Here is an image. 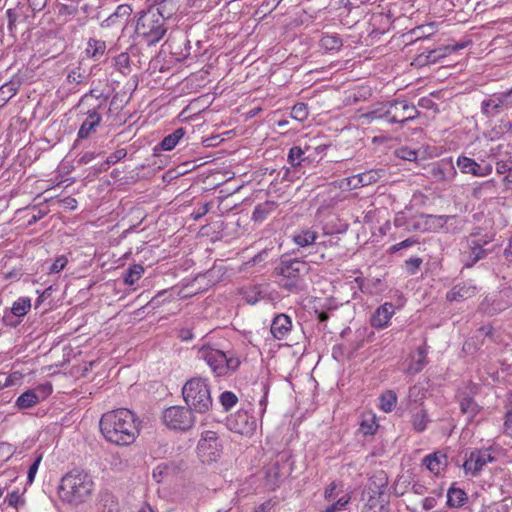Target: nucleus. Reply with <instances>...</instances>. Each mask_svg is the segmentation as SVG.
<instances>
[{
  "instance_id": "f3484780",
  "label": "nucleus",
  "mask_w": 512,
  "mask_h": 512,
  "mask_svg": "<svg viewBox=\"0 0 512 512\" xmlns=\"http://www.w3.org/2000/svg\"><path fill=\"white\" fill-rule=\"evenodd\" d=\"M478 289L471 282L455 285L446 295L448 301H464L476 295Z\"/></svg>"
},
{
  "instance_id": "f03ea898",
  "label": "nucleus",
  "mask_w": 512,
  "mask_h": 512,
  "mask_svg": "<svg viewBox=\"0 0 512 512\" xmlns=\"http://www.w3.org/2000/svg\"><path fill=\"white\" fill-rule=\"evenodd\" d=\"M94 490V482L90 474L83 470L73 469L61 480L59 492L61 498L69 503L85 502Z\"/></svg>"
},
{
  "instance_id": "69168bd1",
  "label": "nucleus",
  "mask_w": 512,
  "mask_h": 512,
  "mask_svg": "<svg viewBox=\"0 0 512 512\" xmlns=\"http://www.w3.org/2000/svg\"><path fill=\"white\" fill-rule=\"evenodd\" d=\"M512 165V162H506V161H497L496 162V171L498 174H508L510 167Z\"/></svg>"
},
{
  "instance_id": "cd10ccee",
  "label": "nucleus",
  "mask_w": 512,
  "mask_h": 512,
  "mask_svg": "<svg viewBox=\"0 0 512 512\" xmlns=\"http://www.w3.org/2000/svg\"><path fill=\"white\" fill-rule=\"evenodd\" d=\"M389 106V101L379 103L373 110L363 114L362 117L370 121L382 119L390 123Z\"/></svg>"
},
{
  "instance_id": "58836bf2",
  "label": "nucleus",
  "mask_w": 512,
  "mask_h": 512,
  "mask_svg": "<svg viewBox=\"0 0 512 512\" xmlns=\"http://www.w3.org/2000/svg\"><path fill=\"white\" fill-rule=\"evenodd\" d=\"M385 172L383 169H371L360 173V179L363 183V186H368L378 182L383 176Z\"/></svg>"
},
{
  "instance_id": "0e129e2a",
  "label": "nucleus",
  "mask_w": 512,
  "mask_h": 512,
  "mask_svg": "<svg viewBox=\"0 0 512 512\" xmlns=\"http://www.w3.org/2000/svg\"><path fill=\"white\" fill-rule=\"evenodd\" d=\"M503 428H504V433L512 438V413L511 412L506 411L505 416H504Z\"/></svg>"
},
{
  "instance_id": "37998d69",
  "label": "nucleus",
  "mask_w": 512,
  "mask_h": 512,
  "mask_svg": "<svg viewBox=\"0 0 512 512\" xmlns=\"http://www.w3.org/2000/svg\"><path fill=\"white\" fill-rule=\"evenodd\" d=\"M127 155V152L125 149H118L114 153H112L110 156L107 157V159L100 164V167L98 171H106L110 165L117 163L121 159H123Z\"/></svg>"
},
{
  "instance_id": "4c0bfd02",
  "label": "nucleus",
  "mask_w": 512,
  "mask_h": 512,
  "mask_svg": "<svg viewBox=\"0 0 512 512\" xmlns=\"http://www.w3.org/2000/svg\"><path fill=\"white\" fill-rule=\"evenodd\" d=\"M31 308V300L28 297H20L12 305L11 312L14 316H25Z\"/></svg>"
},
{
  "instance_id": "f704fd0d",
  "label": "nucleus",
  "mask_w": 512,
  "mask_h": 512,
  "mask_svg": "<svg viewBox=\"0 0 512 512\" xmlns=\"http://www.w3.org/2000/svg\"><path fill=\"white\" fill-rule=\"evenodd\" d=\"M143 273L144 267L140 264H134L126 270L123 281L127 285H134L142 277Z\"/></svg>"
},
{
  "instance_id": "393cba45",
  "label": "nucleus",
  "mask_w": 512,
  "mask_h": 512,
  "mask_svg": "<svg viewBox=\"0 0 512 512\" xmlns=\"http://www.w3.org/2000/svg\"><path fill=\"white\" fill-rule=\"evenodd\" d=\"M185 134L186 131L184 128H177L171 134L163 138L159 145L155 147V151H157L158 149L162 151H171L172 149L175 148V146L179 143V141L183 138Z\"/></svg>"
},
{
  "instance_id": "603ef678",
  "label": "nucleus",
  "mask_w": 512,
  "mask_h": 512,
  "mask_svg": "<svg viewBox=\"0 0 512 512\" xmlns=\"http://www.w3.org/2000/svg\"><path fill=\"white\" fill-rule=\"evenodd\" d=\"M351 497L348 494L340 497L335 503L328 506V512H335L338 510H344L348 503L350 502Z\"/></svg>"
},
{
  "instance_id": "c85d7f7f",
  "label": "nucleus",
  "mask_w": 512,
  "mask_h": 512,
  "mask_svg": "<svg viewBox=\"0 0 512 512\" xmlns=\"http://www.w3.org/2000/svg\"><path fill=\"white\" fill-rule=\"evenodd\" d=\"M459 404L461 412L466 414L469 419H473L482 409L473 397L468 395L461 396Z\"/></svg>"
},
{
  "instance_id": "f257e3e1",
  "label": "nucleus",
  "mask_w": 512,
  "mask_h": 512,
  "mask_svg": "<svg viewBox=\"0 0 512 512\" xmlns=\"http://www.w3.org/2000/svg\"><path fill=\"white\" fill-rule=\"evenodd\" d=\"M99 426L104 438L119 446L132 444L139 433L134 413L124 408L104 413Z\"/></svg>"
},
{
  "instance_id": "ea45409f",
  "label": "nucleus",
  "mask_w": 512,
  "mask_h": 512,
  "mask_svg": "<svg viewBox=\"0 0 512 512\" xmlns=\"http://www.w3.org/2000/svg\"><path fill=\"white\" fill-rule=\"evenodd\" d=\"M429 422L427 413L421 409L416 412L412 417V426L415 431L422 432L426 429L427 423Z\"/></svg>"
},
{
  "instance_id": "680f3d73",
  "label": "nucleus",
  "mask_w": 512,
  "mask_h": 512,
  "mask_svg": "<svg viewBox=\"0 0 512 512\" xmlns=\"http://www.w3.org/2000/svg\"><path fill=\"white\" fill-rule=\"evenodd\" d=\"M27 1H28V5H29L30 9L33 12L42 11L48 3V0H27Z\"/></svg>"
},
{
  "instance_id": "6ab92c4d",
  "label": "nucleus",
  "mask_w": 512,
  "mask_h": 512,
  "mask_svg": "<svg viewBox=\"0 0 512 512\" xmlns=\"http://www.w3.org/2000/svg\"><path fill=\"white\" fill-rule=\"evenodd\" d=\"M394 312V305L392 303H384L373 313L371 317V325L375 328H384L389 323Z\"/></svg>"
},
{
  "instance_id": "bb28decb",
  "label": "nucleus",
  "mask_w": 512,
  "mask_h": 512,
  "mask_svg": "<svg viewBox=\"0 0 512 512\" xmlns=\"http://www.w3.org/2000/svg\"><path fill=\"white\" fill-rule=\"evenodd\" d=\"M424 464L428 470L438 474L443 467L447 466V456L441 452H434L424 458Z\"/></svg>"
},
{
  "instance_id": "72a5a7b5",
  "label": "nucleus",
  "mask_w": 512,
  "mask_h": 512,
  "mask_svg": "<svg viewBox=\"0 0 512 512\" xmlns=\"http://www.w3.org/2000/svg\"><path fill=\"white\" fill-rule=\"evenodd\" d=\"M317 239V233L311 229H303L293 236V241L300 247L312 245Z\"/></svg>"
},
{
  "instance_id": "9d476101",
  "label": "nucleus",
  "mask_w": 512,
  "mask_h": 512,
  "mask_svg": "<svg viewBox=\"0 0 512 512\" xmlns=\"http://www.w3.org/2000/svg\"><path fill=\"white\" fill-rule=\"evenodd\" d=\"M389 104L390 124H404L419 116V111L416 107L405 99L391 100Z\"/></svg>"
},
{
  "instance_id": "13d9d810",
  "label": "nucleus",
  "mask_w": 512,
  "mask_h": 512,
  "mask_svg": "<svg viewBox=\"0 0 512 512\" xmlns=\"http://www.w3.org/2000/svg\"><path fill=\"white\" fill-rule=\"evenodd\" d=\"M497 94L501 98V102H503V109L512 107V91L510 89Z\"/></svg>"
},
{
  "instance_id": "79ce46f5",
  "label": "nucleus",
  "mask_w": 512,
  "mask_h": 512,
  "mask_svg": "<svg viewBox=\"0 0 512 512\" xmlns=\"http://www.w3.org/2000/svg\"><path fill=\"white\" fill-rule=\"evenodd\" d=\"M320 44L326 50H339L342 46V40L337 35H324Z\"/></svg>"
},
{
  "instance_id": "b1692460",
  "label": "nucleus",
  "mask_w": 512,
  "mask_h": 512,
  "mask_svg": "<svg viewBox=\"0 0 512 512\" xmlns=\"http://www.w3.org/2000/svg\"><path fill=\"white\" fill-rule=\"evenodd\" d=\"M427 351L424 347H418L416 353L411 357V362L406 369L407 374H417L422 371L426 365Z\"/></svg>"
},
{
  "instance_id": "0eeeda50",
  "label": "nucleus",
  "mask_w": 512,
  "mask_h": 512,
  "mask_svg": "<svg viewBox=\"0 0 512 512\" xmlns=\"http://www.w3.org/2000/svg\"><path fill=\"white\" fill-rule=\"evenodd\" d=\"M291 471L290 457L286 453L277 455L265 468L266 485L274 489L284 478L290 475Z\"/></svg>"
},
{
  "instance_id": "864d4df0",
  "label": "nucleus",
  "mask_w": 512,
  "mask_h": 512,
  "mask_svg": "<svg viewBox=\"0 0 512 512\" xmlns=\"http://www.w3.org/2000/svg\"><path fill=\"white\" fill-rule=\"evenodd\" d=\"M100 94H96V91L95 90H91L89 91L88 93L84 94L79 103H78V106L80 107H83V106H87L88 109L89 108H92L93 106H95L94 104L90 103V101L95 98L98 102L99 100L97 99V96H99Z\"/></svg>"
},
{
  "instance_id": "c756f323",
  "label": "nucleus",
  "mask_w": 512,
  "mask_h": 512,
  "mask_svg": "<svg viewBox=\"0 0 512 512\" xmlns=\"http://www.w3.org/2000/svg\"><path fill=\"white\" fill-rule=\"evenodd\" d=\"M466 501L467 495L462 489L450 487L449 490L447 491V505L449 507H462Z\"/></svg>"
},
{
  "instance_id": "4be33fe9",
  "label": "nucleus",
  "mask_w": 512,
  "mask_h": 512,
  "mask_svg": "<svg viewBox=\"0 0 512 512\" xmlns=\"http://www.w3.org/2000/svg\"><path fill=\"white\" fill-rule=\"evenodd\" d=\"M278 204L275 201H265L255 206L252 213V220L263 222L277 211Z\"/></svg>"
},
{
  "instance_id": "20e7f679",
  "label": "nucleus",
  "mask_w": 512,
  "mask_h": 512,
  "mask_svg": "<svg viewBox=\"0 0 512 512\" xmlns=\"http://www.w3.org/2000/svg\"><path fill=\"white\" fill-rule=\"evenodd\" d=\"M202 358L216 377L230 376L241 364L239 356L234 351H222L210 346H204L199 351Z\"/></svg>"
},
{
  "instance_id": "a211bd4d",
  "label": "nucleus",
  "mask_w": 512,
  "mask_h": 512,
  "mask_svg": "<svg viewBox=\"0 0 512 512\" xmlns=\"http://www.w3.org/2000/svg\"><path fill=\"white\" fill-rule=\"evenodd\" d=\"M292 328V320L286 314H279L274 317L270 331L274 338L278 340L284 339Z\"/></svg>"
},
{
  "instance_id": "4468645a",
  "label": "nucleus",
  "mask_w": 512,
  "mask_h": 512,
  "mask_svg": "<svg viewBox=\"0 0 512 512\" xmlns=\"http://www.w3.org/2000/svg\"><path fill=\"white\" fill-rule=\"evenodd\" d=\"M494 461V457L491 456L487 450H474L470 453L469 457L465 460L463 467L466 472L476 475L480 472L483 467Z\"/></svg>"
},
{
  "instance_id": "473e14b6",
  "label": "nucleus",
  "mask_w": 512,
  "mask_h": 512,
  "mask_svg": "<svg viewBox=\"0 0 512 512\" xmlns=\"http://www.w3.org/2000/svg\"><path fill=\"white\" fill-rule=\"evenodd\" d=\"M40 396L33 390L22 393L16 400V406L20 409H27L36 405Z\"/></svg>"
},
{
  "instance_id": "2eb2a0df",
  "label": "nucleus",
  "mask_w": 512,
  "mask_h": 512,
  "mask_svg": "<svg viewBox=\"0 0 512 512\" xmlns=\"http://www.w3.org/2000/svg\"><path fill=\"white\" fill-rule=\"evenodd\" d=\"M488 242H480L472 240L469 243V251L463 254V263L467 268L473 267L478 261L484 259L489 253L493 251L492 248H484Z\"/></svg>"
},
{
  "instance_id": "2f4dec72",
  "label": "nucleus",
  "mask_w": 512,
  "mask_h": 512,
  "mask_svg": "<svg viewBox=\"0 0 512 512\" xmlns=\"http://www.w3.org/2000/svg\"><path fill=\"white\" fill-rule=\"evenodd\" d=\"M456 164L462 173L471 174L476 177L478 176L480 164L477 163L474 159L466 156H459L457 158Z\"/></svg>"
},
{
  "instance_id": "6e6552de",
  "label": "nucleus",
  "mask_w": 512,
  "mask_h": 512,
  "mask_svg": "<svg viewBox=\"0 0 512 512\" xmlns=\"http://www.w3.org/2000/svg\"><path fill=\"white\" fill-rule=\"evenodd\" d=\"M193 412L188 406H172L163 412V420L171 429L188 430L195 423Z\"/></svg>"
},
{
  "instance_id": "338daca9",
  "label": "nucleus",
  "mask_w": 512,
  "mask_h": 512,
  "mask_svg": "<svg viewBox=\"0 0 512 512\" xmlns=\"http://www.w3.org/2000/svg\"><path fill=\"white\" fill-rule=\"evenodd\" d=\"M67 80L69 83H81L83 80V75L78 70H72L68 76Z\"/></svg>"
},
{
  "instance_id": "a878e982",
  "label": "nucleus",
  "mask_w": 512,
  "mask_h": 512,
  "mask_svg": "<svg viewBox=\"0 0 512 512\" xmlns=\"http://www.w3.org/2000/svg\"><path fill=\"white\" fill-rule=\"evenodd\" d=\"M467 42L456 43L454 45H445L437 49L430 50L426 56L427 61L435 62L437 59L445 57L453 52L463 49L467 46Z\"/></svg>"
},
{
  "instance_id": "5701e85b",
  "label": "nucleus",
  "mask_w": 512,
  "mask_h": 512,
  "mask_svg": "<svg viewBox=\"0 0 512 512\" xmlns=\"http://www.w3.org/2000/svg\"><path fill=\"white\" fill-rule=\"evenodd\" d=\"M387 477L385 475L384 472H380L378 475H375L373 476L370 481H369V485H368V490H369V493H370V501L378 496V497H381L385 491H386V488H387Z\"/></svg>"
},
{
  "instance_id": "8fccbe9b",
  "label": "nucleus",
  "mask_w": 512,
  "mask_h": 512,
  "mask_svg": "<svg viewBox=\"0 0 512 512\" xmlns=\"http://www.w3.org/2000/svg\"><path fill=\"white\" fill-rule=\"evenodd\" d=\"M423 260L419 257H411L405 261V269L409 275H414L420 268Z\"/></svg>"
},
{
  "instance_id": "dca6fc26",
  "label": "nucleus",
  "mask_w": 512,
  "mask_h": 512,
  "mask_svg": "<svg viewBox=\"0 0 512 512\" xmlns=\"http://www.w3.org/2000/svg\"><path fill=\"white\" fill-rule=\"evenodd\" d=\"M132 11V7L128 4L118 5L115 11L100 23V26L102 28H111L124 25Z\"/></svg>"
},
{
  "instance_id": "7c9ffc66",
  "label": "nucleus",
  "mask_w": 512,
  "mask_h": 512,
  "mask_svg": "<svg viewBox=\"0 0 512 512\" xmlns=\"http://www.w3.org/2000/svg\"><path fill=\"white\" fill-rule=\"evenodd\" d=\"M147 9L158 12L159 17H161L165 22L170 19L177 11L176 4L173 0H165L159 6H148Z\"/></svg>"
},
{
  "instance_id": "e433bc0d",
  "label": "nucleus",
  "mask_w": 512,
  "mask_h": 512,
  "mask_svg": "<svg viewBox=\"0 0 512 512\" xmlns=\"http://www.w3.org/2000/svg\"><path fill=\"white\" fill-rule=\"evenodd\" d=\"M397 404V395L392 390H387L380 396V408L384 412H391Z\"/></svg>"
},
{
  "instance_id": "3c124183",
  "label": "nucleus",
  "mask_w": 512,
  "mask_h": 512,
  "mask_svg": "<svg viewBox=\"0 0 512 512\" xmlns=\"http://www.w3.org/2000/svg\"><path fill=\"white\" fill-rule=\"evenodd\" d=\"M115 66L121 72H124L125 69H128L130 66V56L126 52L120 53L115 58Z\"/></svg>"
},
{
  "instance_id": "39448f33",
  "label": "nucleus",
  "mask_w": 512,
  "mask_h": 512,
  "mask_svg": "<svg viewBox=\"0 0 512 512\" xmlns=\"http://www.w3.org/2000/svg\"><path fill=\"white\" fill-rule=\"evenodd\" d=\"M168 27L166 22L159 17L154 10H143L139 12L135 26V34L148 46L160 42L166 35Z\"/></svg>"
},
{
  "instance_id": "774afa93",
  "label": "nucleus",
  "mask_w": 512,
  "mask_h": 512,
  "mask_svg": "<svg viewBox=\"0 0 512 512\" xmlns=\"http://www.w3.org/2000/svg\"><path fill=\"white\" fill-rule=\"evenodd\" d=\"M62 205L70 210L77 208V200L71 196H67L61 200Z\"/></svg>"
},
{
  "instance_id": "412c9836",
  "label": "nucleus",
  "mask_w": 512,
  "mask_h": 512,
  "mask_svg": "<svg viewBox=\"0 0 512 512\" xmlns=\"http://www.w3.org/2000/svg\"><path fill=\"white\" fill-rule=\"evenodd\" d=\"M22 85L20 76L15 75L9 82L0 87V106H4L19 91Z\"/></svg>"
},
{
  "instance_id": "09e8293b",
  "label": "nucleus",
  "mask_w": 512,
  "mask_h": 512,
  "mask_svg": "<svg viewBox=\"0 0 512 512\" xmlns=\"http://www.w3.org/2000/svg\"><path fill=\"white\" fill-rule=\"evenodd\" d=\"M425 397V390L417 385H414L409 388L408 391V400L409 402H418Z\"/></svg>"
},
{
  "instance_id": "49530a36",
  "label": "nucleus",
  "mask_w": 512,
  "mask_h": 512,
  "mask_svg": "<svg viewBox=\"0 0 512 512\" xmlns=\"http://www.w3.org/2000/svg\"><path fill=\"white\" fill-rule=\"evenodd\" d=\"M56 9L59 16H75L78 13L77 3L74 2H70V4L58 2Z\"/></svg>"
},
{
  "instance_id": "a18cd8bd",
  "label": "nucleus",
  "mask_w": 512,
  "mask_h": 512,
  "mask_svg": "<svg viewBox=\"0 0 512 512\" xmlns=\"http://www.w3.org/2000/svg\"><path fill=\"white\" fill-rule=\"evenodd\" d=\"M309 115L308 107L305 103H297L292 107L291 117L299 122H303Z\"/></svg>"
},
{
  "instance_id": "c03bdc74",
  "label": "nucleus",
  "mask_w": 512,
  "mask_h": 512,
  "mask_svg": "<svg viewBox=\"0 0 512 512\" xmlns=\"http://www.w3.org/2000/svg\"><path fill=\"white\" fill-rule=\"evenodd\" d=\"M495 186L496 182L493 179L484 181L472 189V196L475 199H480L483 197L484 192L493 190Z\"/></svg>"
},
{
  "instance_id": "de8ad7c7",
  "label": "nucleus",
  "mask_w": 512,
  "mask_h": 512,
  "mask_svg": "<svg viewBox=\"0 0 512 512\" xmlns=\"http://www.w3.org/2000/svg\"><path fill=\"white\" fill-rule=\"evenodd\" d=\"M219 401L223 406L225 411L230 410L234 405H236L238 398L231 391H225L220 394Z\"/></svg>"
},
{
  "instance_id": "a19ab883",
  "label": "nucleus",
  "mask_w": 512,
  "mask_h": 512,
  "mask_svg": "<svg viewBox=\"0 0 512 512\" xmlns=\"http://www.w3.org/2000/svg\"><path fill=\"white\" fill-rule=\"evenodd\" d=\"M304 154L305 149H302L300 146H293L290 148L288 153V162L292 167L296 168L297 166H300L305 160L303 157Z\"/></svg>"
},
{
  "instance_id": "6e6d98bb",
  "label": "nucleus",
  "mask_w": 512,
  "mask_h": 512,
  "mask_svg": "<svg viewBox=\"0 0 512 512\" xmlns=\"http://www.w3.org/2000/svg\"><path fill=\"white\" fill-rule=\"evenodd\" d=\"M42 460V456L39 455L35 460L34 462L32 463V465L29 467V470L27 472V481L28 483H32L34 481V478H35V475L38 471V467H39V464Z\"/></svg>"
},
{
  "instance_id": "1a4fd4ad",
  "label": "nucleus",
  "mask_w": 512,
  "mask_h": 512,
  "mask_svg": "<svg viewBox=\"0 0 512 512\" xmlns=\"http://www.w3.org/2000/svg\"><path fill=\"white\" fill-rule=\"evenodd\" d=\"M197 450L202 462L216 461L222 452V444L217 433L214 431L203 432Z\"/></svg>"
},
{
  "instance_id": "052dcab7",
  "label": "nucleus",
  "mask_w": 512,
  "mask_h": 512,
  "mask_svg": "<svg viewBox=\"0 0 512 512\" xmlns=\"http://www.w3.org/2000/svg\"><path fill=\"white\" fill-rule=\"evenodd\" d=\"M360 177L361 176L359 173V174L350 176L346 179L347 186L349 187V189L352 190V189H358V188L364 187Z\"/></svg>"
},
{
  "instance_id": "ddd939ff",
  "label": "nucleus",
  "mask_w": 512,
  "mask_h": 512,
  "mask_svg": "<svg viewBox=\"0 0 512 512\" xmlns=\"http://www.w3.org/2000/svg\"><path fill=\"white\" fill-rule=\"evenodd\" d=\"M429 174L435 182H449L455 178L457 171L451 159H442L432 165Z\"/></svg>"
},
{
  "instance_id": "c9c22d12",
  "label": "nucleus",
  "mask_w": 512,
  "mask_h": 512,
  "mask_svg": "<svg viewBox=\"0 0 512 512\" xmlns=\"http://www.w3.org/2000/svg\"><path fill=\"white\" fill-rule=\"evenodd\" d=\"M106 50V43L103 40L89 39L87 43V53L94 59H99Z\"/></svg>"
},
{
  "instance_id": "e2e57ef3",
  "label": "nucleus",
  "mask_w": 512,
  "mask_h": 512,
  "mask_svg": "<svg viewBox=\"0 0 512 512\" xmlns=\"http://www.w3.org/2000/svg\"><path fill=\"white\" fill-rule=\"evenodd\" d=\"M33 391H35L40 396V398L44 399L52 393V385L49 383L42 384L37 386V388L34 389Z\"/></svg>"
},
{
  "instance_id": "7ed1b4c3",
  "label": "nucleus",
  "mask_w": 512,
  "mask_h": 512,
  "mask_svg": "<svg viewBox=\"0 0 512 512\" xmlns=\"http://www.w3.org/2000/svg\"><path fill=\"white\" fill-rule=\"evenodd\" d=\"M182 395L187 406L195 413L204 414L213 405L208 380L202 377L188 380L182 388Z\"/></svg>"
},
{
  "instance_id": "aec40b11",
  "label": "nucleus",
  "mask_w": 512,
  "mask_h": 512,
  "mask_svg": "<svg viewBox=\"0 0 512 512\" xmlns=\"http://www.w3.org/2000/svg\"><path fill=\"white\" fill-rule=\"evenodd\" d=\"M503 110V102H501V98H499L497 93L481 102V112L488 118L499 115Z\"/></svg>"
},
{
  "instance_id": "9b49d317",
  "label": "nucleus",
  "mask_w": 512,
  "mask_h": 512,
  "mask_svg": "<svg viewBox=\"0 0 512 512\" xmlns=\"http://www.w3.org/2000/svg\"><path fill=\"white\" fill-rule=\"evenodd\" d=\"M97 99L99 100V103L95 104V106H93L92 108L87 109V111L85 112L87 118L83 121L78 130V139L88 138L91 133L95 132L96 128L99 126L102 120L100 114L98 113V110L105 105L108 97L100 93V95L97 96Z\"/></svg>"
},
{
  "instance_id": "f8f14e48",
  "label": "nucleus",
  "mask_w": 512,
  "mask_h": 512,
  "mask_svg": "<svg viewBox=\"0 0 512 512\" xmlns=\"http://www.w3.org/2000/svg\"><path fill=\"white\" fill-rule=\"evenodd\" d=\"M227 427L235 433L248 435L255 430L256 421L247 411L239 410L228 418Z\"/></svg>"
},
{
  "instance_id": "423d86ee",
  "label": "nucleus",
  "mask_w": 512,
  "mask_h": 512,
  "mask_svg": "<svg viewBox=\"0 0 512 512\" xmlns=\"http://www.w3.org/2000/svg\"><path fill=\"white\" fill-rule=\"evenodd\" d=\"M310 270L307 262L299 259L282 257L274 272L280 276L279 286L288 292H296L301 288L302 277Z\"/></svg>"
},
{
  "instance_id": "bf43d9fd",
  "label": "nucleus",
  "mask_w": 512,
  "mask_h": 512,
  "mask_svg": "<svg viewBox=\"0 0 512 512\" xmlns=\"http://www.w3.org/2000/svg\"><path fill=\"white\" fill-rule=\"evenodd\" d=\"M6 16L8 19V29L11 33L14 32V29L16 27V22L18 19V15L14 9H8L6 11Z\"/></svg>"
},
{
  "instance_id": "4d7b16f0",
  "label": "nucleus",
  "mask_w": 512,
  "mask_h": 512,
  "mask_svg": "<svg viewBox=\"0 0 512 512\" xmlns=\"http://www.w3.org/2000/svg\"><path fill=\"white\" fill-rule=\"evenodd\" d=\"M67 262L68 261H67L66 257H64V256H60V257L56 258V260L53 262V264L50 267V272L51 273L60 272L61 270H63L65 268V266L67 265Z\"/></svg>"
},
{
  "instance_id": "5fc2aeb1",
  "label": "nucleus",
  "mask_w": 512,
  "mask_h": 512,
  "mask_svg": "<svg viewBox=\"0 0 512 512\" xmlns=\"http://www.w3.org/2000/svg\"><path fill=\"white\" fill-rule=\"evenodd\" d=\"M416 243H418V239H416L414 237H410V238H407V239L391 246L390 251L397 252V251H400L401 249L413 246Z\"/></svg>"
}]
</instances>
